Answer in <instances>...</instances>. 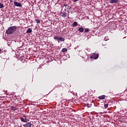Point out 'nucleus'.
<instances>
[{"label": "nucleus", "mask_w": 127, "mask_h": 127, "mask_svg": "<svg viewBox=\"0 0 127 127\" xmlns=\"http://www.w3.org/2000/svg\"><path fill=\"white\" fill-rule=\"evenodd\" d=\"M17 28V27L15 26L10 27L8 28L7 30H6L5 33L9 35H10V34H13V33L16 31Z\"/></svg>", "instance_id": "f257e3e1"}, {"label": "nucleus", "mask_w": 127, "mask_h": 127, "mask_svg": "<svg viewBox=\"0 0 127 127\" xmlns=\"http://www.w3.org/2000/svg\"><path fill=\"white\" fill-rule=\"evenodd\" d=\"M54 39L56 41H58V43H60V41L61 42L65 41V38L62 37H60V36H55L54 37Z\"/></svg>", "instance_id": "f03ea898"}, {"label": "nucleus", "mask_w": 127, "mask_h": 127, "mask_svg": "<svg viewBox=\"0 0 127 127\" xmlns=\"http://www.w3.org/2000/svg\"><path fill=\"white\" fill-rule=\"evenodd\" d=\"M91 59H94L95 60L99 58V54H94L90 57Z\"/></svg>", "instance_id": "7ed1b4c3"}, {"label": "nucleus", "mask_w": 127, "mask_h": 127, "mask_svg": "<svg viewBox=\"0 0 127 127\" xmlns=\"http://www.w3.org/2000/svg\"><path fill=\"white\" fill-rule=\"evenodd\" d=\"M20 120L21 122H23V123H26L27 122H29V120L28 119L26 118L25 116H23V118H20Z\"/></svg>", "instance_id": "20e7f679"}, {"label": "nucleus", "mask_w": 127, "mask_h": 127, "mask_svg": "<svg viewBox=\"0 0 127 127\" xmlns=\"http://www.w3.org/2000/svg\"><path fill=\"white\" fill-rule=\"evenodd\" d=\"M23 127H31L32 126V123L31 122L27 123L25 124H24Z\"/></svg>", "instance_id": "39448f33"}, {"label": "nucleus", "mask_w": 127, "mask_h": 127, "mask_svg": "<svg viewBox=\"0 0 127 127\" xmlns=\"http://www.w3.org/2000/svg\"><path fill=\"white\" fill-rule=\"evenodd\" d=\"M14 5H15V6H22V4L17 1H14Z\"/></svg>", "instance_id": "423d86ee"}, {"label": "nucleus", "mask_w": 127, "mask_h": 127, "mask_svg": "<svg viewBox=\"0 0 127 127\" xmlns=\"http://www.w3.org/2000/svg\"><path fill=\"white\" fill-rule=\"evenodd\" d=\"M105 98L106 95H105L100 96L98 97V98L99 99V100H105Z\"/></svg>", "instance_id": "0eeeda50"}, {"label": "nucleus", "mask_w": 127, "mask_h": 127, "mask_svg": "<svg viewBox=\"0 0 127 127\" xmlns=\"http://www.w3.org/2000/svg\"><path fill=\"white\" fill-rule=\"evenodd\" d=\"M118 0H111L110 3H118Z\"/></svg>", "instance_id": "6e6552de"}, {"label": "nucleus", "mask_w": 127, "mask_h": 127, "mask_svg": "<svg viewBox=\"0 0 127 127\" xmlns=\"http://www.w3.org/2000/svg\"><path fill=\"white\" fill-rule=\"evenodd\" d=\"M78 31H79V32H84V28L83 27H79L78 28Z\"/></svg>", "instance_id": "1a4fd4ad"}, {"label": "nucleus", "mask_w": 127, "mask_h": 127, "mask_svg": "<svg viewBox=\"0 0 127 127\" xmlns=\"http://www.w3.org/2000/svg\"><path fill=\"white\" fill-rule=\"evenodd\" d=\"M62 16L63 17H66L67 16V13L65 12L62 13Z\"/></svg>", "instance_id": "9d476101"}, {"label": "nucleus", "mask_w": 127, "mask_h": 127, "mask_svg": "<svg viewBox=\"0 0 127 127\" xmlns=\"http://www.w3.org/2000/svg\"><path fill=\"white\" fill-rule=\"evenodd\" d=\"M78 25V22H74L72 24V27H76Z\"/></svg>", "instance_id": "9b49d317"}, {"label": "nucleus", "mask_w": 127, "mask_h": 127, "mask_svg": "<svg viewBox=\"0 0 127 127\" xmlns=\"http://www.w3.org/2000/svg\"><path fill=\"white\" fill-rule=\"evenodd\" d=\"M26 32L27 33H31V32H32V29L30 28H28L27 30V31Z\"/></svg>", "instance_id": "f8f14e48"}, {"label": "nucleus", "mask_w": 127, "mask_h": 127, "mask_svg": "<svg viewBox=\"0 0 127 127\" xmlns=\"http://www.w3.org/2000/svg\"><path fill=\"white\" fill-rule=\"evenodd\" d=\"M10 109L12 111H16V110H17V108H15L14 106L11 107Z\"/></svg>", "instance_id": "ddd939ff"}, {"label": "nucleus", "mask_w": 127, "mask_h": 127, "mask_svg": "<svg viewBox=\"0 0 127 127\" xmlns=\"http://www.w3.org/2000/svg\"><path fill=\"white\" fill-rule=\"evenodd\" d=\"M62 52L64 53V52H67V49L66 48H63V49L62 50Z\"/></svg>", "instance_id": "4468645a"}, {"label": "nucleus", "mask_w": 127, "mask_h": 127, "mask_svg": "<svg viewBox=\"0 0 127 127\" xmlns=\"http://www.w3.org/2000/svg\"><path fill=\"white\" fill-rule=\"evenodd\" d=\"M4 7V6L3 5V4L1 3L0 2V8H3Z\"/></svg>", "instance_id": "2eb2a0df"}, {"label": "nucleus", "mask_w": 127, "mask_h": 127, "mask_svg": "<svg viewBox=\"0 0 127 127\" xmlns=\"http://www.w3.org/2000/svg\"><path fill=\"white\" fill-rule=\"evenodd\" d=\"M90 31V30L88 28H85L84 30V32H89Z\"/></svg>", "instance_id": "dca6fc26"}, {"label": "nucleus", "mask_w": 127, "mask_h": 127, "mask_svg": "<svg viewBox=\"0 0 127 127\" xmlns=\"http://www.w3.org/2000/svg\"><path fill=\"white\" fill-rule=\"evenodd\" d=\"M36 22H37V23H40V20L38 19H36Z\"/></svg>", "instance_id": "f3484780"}, {"label": "nucleus", "mask_w": 127, "mask_h": 127, "mask_svg": "<svg viewBox=\"0 0 127 127\" xmlns=\"http://www.w3.org/2000/svg\"><path fill=\"white\" fill-rule=\"evenodd\" d=\"M86 106L87 108H91V107H92V105L89 104H87Z\"/></svg>", "instance_id": "a211bd4d"}, {"label": "nucleus", "mask_w": 127, "mask_h": 127, "mask_svg": "<svg viewBox=\"0 0 127 127\" xmlns=\"http://www.w3.org/2000/svg\"><path fill=\"white\" fill-rule=\"evenodd\" d=\"M108 107H109V104H105L104 105L105 109H107V108H108Z\"/></svg>", "instance_id": "6ab92c4d"}, {"label": "nucleus", "mask_w": 127, "mask_h": 127, "mask_svg": "<svg viewBox=\"0 0 127 127\" xmlns=\"http://www.w3.org/2000/svg\"><path fill=\"white\" fill-rule=\"evenodd\" d=\"M79 0H73V2H76V1H78Z\"/></svg>", "instance_id": "aec40b11"}, {"label": "nucleus", "mask_w": 127, "mask_h": 127, "mask_svg": "<svg viewBox=\"0 0 127 127\" xmlns=\"http://www.w3.org/2000/svg\"><path fill=\"white\" fill-rule=\"evenodd\" d=\"M64 6H67V4H64Z\"/></svg>", "instance_id": "412c9836"}, {"label": "nucleus", "mask_w": 127, "mask_h": 127, "mask_svg": "<svg viewBox=\"0 0 127 127\" xmlns=\"http://www.w3.org/2000/svg\"><path fill=\"white\" fill-rule=\"evenodd\" d=\"M1 51V49H0V52Z\"/></svg>", "instance_id": "4be33fe9"}]
</instances>
